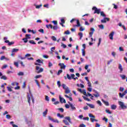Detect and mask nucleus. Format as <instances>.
<instances>
[{"label":"nucleus","instance_id":"1","mask_svg":"<svg viewBox=\"0 0 127 127\" xmlns=\"http://www.w3.org/2000/svg\"><path fill=\"white\" fill-rule=\"evenodd\" d=\"M92 10H94V13H97V14H100L101 13V9H98V8H97L96 6H93L92 7Z\"/></svg>","mask_w":127,"mask_h":127},{"label":"nucleus","instance_id":"2","mask_svg":"<svg viewBox=\"0 0 127 127\" xmlns=\"http://www.w3.org/2000/svg\"><path fill=\"white\" fill-rule=\"evenodd\" d=\"M118 104H119V105H120L121 109H122L123 110H124L125 109H127V106L125 105V104L124 103V102H123L122 101H119Z\"/></svg>","mask_w":127,"mask_h":127},{"label":"nucleus","instance_id":"3","mask_svg":"<svg viewBox=\"0 0 127 127\" xmlns=\"http://www.w3.org/2000/svg\"><path fill=\"white\" fill-rule=\"evenodd\" d=\"M36 73H37V74H39V73L42 72V71H43V68H40V67L39 66H36Z\"/></svg>","mask_w":127,"mask_h":127},{"label":"nucleus","instance_id":"4","mask_svg":"<svg viewBox=\"0 0 127 127\" xmlns=\"http://www.w3.org/2000/svg\"><path fill=\"white\" fill-rule=\"evenodd\" d=\"M89 117L90 118H90V121L92 123H94L95 122V116L93 115L92 114H89L88 115Z\"/></svg>","mask_w":127,"mask_h":127},{"label":"nucleus","instance_id":"5","mask_svg":"<svg viewBox=\"0 0 127 127\" xmlns=\"http://www.w3.org/2000/svg\"><path fill=\"white\" fill-rule=\"evenodd\" d=\"M48 119L50 120V121H52V122H53L54 123H57V124H59V121H58V120H55L53 119V118H51V116H49Z\"/></svg>","mask_w":127,"mask_h":127},{"label":"nucleus","instance_id":"6","mask_svg":"<svg viewBox=\"0 0 127 127\" xmlns=\"http://www.w3.org/2000/svg\"><path fill=\"white\" fill-rule=\"evenodd\" d=\"M90 30L91 32H89V37H92V36H93V34H94V32H95V29L91 28Z\"/></svg>","mask_w":127,"mask_h":127},{"label":"nucleus","instance_id":"7","mask_svg":"<svg viewBox=\"0 0 127 127\" xmlns=\"http://www.w3.org/2000/svg\"><path fill=\"white\" fill-rule=\"evenodd\" d=\"M107 21H110V18L108 17H105L104 19L101 20L102 23H106Z\"/></svg>","mask_w":127,"mask_h":127},{"label":"nucleus","instance_id":"8","mask_svg":"<svg viewBox=\"0 0 127 127\" xmlns=\"http://www.w3.org/2000/svg\"><path fill=\"white\" fill-rule=\"evenodd\" d=\"M59 66L61 67V69L65 70V68H66V65L64 64H59Z\"/></svg>","mask_w":127,"mask_h":127},{"label":"nucleus","instance_id":"9","mask_svg":"<svg viewBox=\"0 0 127 127\" xmlns=\"http://www.w3.org/2000/svg\"><path fill=\"white\" fill-rule=\"evenodd\" d=\"M115 34V32L113 31L109 34V38L111 40L114 39V35Z\"/></svg>","mask_w":127,"mask_h":127},{"label":"nucleus","instance_id":"10","mask_svg":"<svg viewBox=\"0 0 127 127\" xmlns=\"http://www.w3.org/2000/svg\"><path fill=\"white\" fill-rule=\"evenodd\" d=\"M28 36H30V35H25V38L22 39V40H23L25 43H27V42H28V40H27V39H28V38H27Z\"/></svg>","mask_w":127,"mask_h":127},{"label":"nucleus","instance_id":"11","mask_svg":"<svg viewBox=\"0 0 127 127\" xmlns=\"http://www.w3.org/2000/svg\"><path fill=\"white\" fill-rule=\"evenodd\" d=\"M68 103L69 104V106H70V108L71 109V110H72V111H76V107H75L74 106V105H73V104H71V103L68 102Z\"/></svg>","mask_w":127,"mask_h":127},{"label":"nucleus","instance_id":"12","mask_svg":"<svg viewBox=\"0 0 127 127\" xmlns=\"http://www.w3.org/2000/svg\"><path fill=\"white\" fill-rule=\"evenodd\" d=\"M76 24L74 25L73 26L74 27H79V26H81V24H80V21L78 20H76Z\"/></svg>","mask_w":127,"mask_h":127},{"label":"nucleus","instance_id":"13","mask_svg":"<svg viewBox=\"0 0 127 127\" xmlns=\"http://www.w3.org/2000/svg\"><path fill=\"white\" fill-rule=\"evenodd\" d=\"M102 102L104 103L105 106H109V102L105 101L104 99L101 100Z\"/></svg>","mask_w":127,"mask_h":127},{"label":"nucleus","instance_id":"14","mask_svg":"<svg viewBox=\"0 0 127 127\" xmlns=\"http://www.w3.org/2000/svg\"><path fill=\"white\" fill-rule=\"evenodd\" d=\"M48 112V109H46V110L43 113V117H46L47 113Z\"/></svg>","mask_w":127,"mask_h":127},{"label":"nucleus","instance_id":"15","mask_svg":"<svg viewBox=\"0 0 127 127\" xmlns=\"http://www.w3.org/2000/svg\"><path fill=\"white\" fill-rule=\"evenodd\" d=\"M86 105L87 106H88V107H90V108H91V109H94L95 108V106H94V105H93V104H90L89 103H86Z\"/></svg>","mask_w":127,"mask_h":127},{"label":"nucleus","instance_id":"16","mask_svg":"<svg viewBox=\"0 0 127 127\" xmlns=\"http://www.w3.org/2000/svg\"><path fill=\"white\" fill-rule=\"evenodd\" d=\"M111 109L112 110H116L117 109V105L113 104L111 106Z\"/></svg>","mask_w":127,"mask_h":127},{"label":"nucleus","instance_id":"17","mask_svg":"<svg viewBox=\"0 0 127 127\" xmlns=\"http://www.w3.org/2000/svg\"><path fill=\"white\" fill-rule=\"evenodd\" d=\"M65 90V94H69V93H70V90H69V87H66Z\"/></svg>","mask_w":127,"mask_h":127},{"label":"nucleus","instance_id":"18","mask_svg":"<svg viewBox=\"0 0 127 127\" xmlns=\"http://www.w3.org/2000/svg\"><path fill=\"white\" fill-rule=\"evenodd\" d=\"M81 93L83 94L84 96H86V97H88V95H87V92L86 91V90H82Z\"/></svg>","mask_w":127,"mask_h":127},{"label":"nucleus","instance_id":"19","mask_svg":"<svg viewBox=\"0 0 127 127\" xmlns=\"http://www.w3.org/2000/svg\"><path fill=\"white\" fill-rule=\"evenodd\" d=\"M28 32H32V33L33 34H35V33H36V31H34L33 30H30L29 29H28Z\"/></svg>","mask_w":127,"mask_h":127},{"label":"nucleus","instance_id":"20","mask_svg":"<svg viewBox=\"0 0 127 127\" xmlns=\"http://www.w3.org/2000/svg\"><path fill=\"white\" fill-rule=\"evenodd\" d=\"M65 120H67V121H68L69 123L71 124V118H70V117H65Z\"/></svg>","mask_w":127,"mask_h":127},{"label":"nucleus","instance_id":"21","mask_svg":"<svg viewBox=\"0 0 127 127\" xmlns=\"http://www.w3.org/2000/svg\"><path fill=\"white\" fill-rule=\"evenodd\" d=\"M100 15L101 16H103V17H106V14L104 12V11H101L100 12Z\"/></svg>","mask_w":127,"mask_h":127},{"label":"nucleus","instance_id":"22","mask_svg":"<svg viewBox=\"0 0 127 127\" xmlns=\"http://www.w3.org/2000/svg\"><path fill=\"white\" fill-rule=\"evenodd\" d=\"M98 27L101 29H104V28H105V26H104V25H103V24L98 25Z\"/></svg>","mask_w":127,"mask_h":127},{"label":"nucleus","instance_id":"23","mask_svg":"<svg viewBox=\"0 0 127 127\" xmlns=\"http://www.w3.org/2000/svg\"><path fill=\"white\" fill-rule=\"evenodd\" d=\"M35 82H36V84L37 85L38 87H39V88H40V85L39 84V82L38 81V80L37 79H35Z\"/></svg>","mask_w":127,"mask_h":127},{"label":"nucleus","instance_id":"24","mask_svg":"<svg viewBox=\"0 0 127 127\" xmlns=\"http://www.w3.org/2000/svg\"><path fill=\"white\" fill-rule=\"evenodd\" d=\"M83 98L84 99V100H85V101H87V102H91V100L87 97H86L85 96H83Z\"/></svg>","mask_w":127,"mask_h":127},{"label":"nucleus","instance_id":"25","mask_svg":"<svg viewBox=\"0 0 127 127\" xmlns=\"http://www.w3.org/2000/svg\"><path fill=\"white\" fill-rule=\"evenodd\" d=\"M28 103L30 105V96H29V94L28 93L27 95Z\"/></svg>","mask_w":127,"mask_h":127},{"label":"nucleus","instance_id":"26","mask_svg":"<svg viewBox=\"0 0 127 127\" xmlns=\"http://www.w3.org/2000/svg\"><path fill=\"white\" fill-rule=\"evenodd\" d=\"M17 51H19V49H13L12 50V53H13L14 52H17Z\"/></svg>","mask_w":127,"mask_h":127},{"label":"nucleus","instance_id":"27","mask_svg":"<svg viewBox=\"0 0 127 127\" xmlns=\"http://www.w3.org/2000/svg\"><path fill=\"white\" fill-rule=\"evenodd\" d=\"M119 69H120L121 72H123V66H122V64H119Z\"/></svg>","mask_w":127,"mask_h":127},{"label":"nucleus","instance_id":"28","mask_svg":"<svg viewBox=\"0 0 127 127\" xmlns=\"http://www.w3.org/2000/svg\"><path fill=\"white\" fill-rule=\"evenodd\" d=\"M63 123H64L66 126H69V123L68 121H67V120H63Z\"/></svg>","mask_w":127,"mask_h":127},{"label":"nucleus","instance_id":"29","mask_svg":"<svg viewBox=\"0 0 127 127\" xmlns=\"http://www.w3.org/2000/svg\"><path fill=\"white\" fill-rule=\"evenodd\" d=\"M36 62H37L38 63H42V64H43V61H41L40 60V59H38L37 60H36Z\"/></svg>","mask_w":127,"mask_h":127},{"label":"nucleus","instance_id":"30","mask_svg":"<svg viewBox=\"0 0 127 127\" xmlns=\"http://www.w3.org/2000/svg\"><path fill=\"white\" fill-rule=\"evenodd\" d=\"M59 99H60V102L61 103H62V104H63V100L64 98H63L62 97H61L60 96H59Z\"/></svg>","mask_w":127,"mask_h":127},{"label":"nucleus","instance_id":"31","mask_svg":"<svg viewBox=\"0 0 127 127\" xmlns=\"http://www.w3.org/2000/svg\"><path fill=\"white\" fill-rule=\"evenodd\" d=\"M78 35L80 36L79 39H82V38L83 37V33H79Z\"/></svg>","mask_w":127,"mask_h":127},{"label":"nucleus","instance_id":"32","mask_svg":"<svg viewBox=\"0 0 127 127\" xmlns=\"http://www.w3.org/2000/svg\"><path fill=\"white\" fill-rule=\"evenodd\" d=\"M70 78H71V79H73V80H74V81L75 80V74H71L70 75Z\"/></svg>","mask_w":127,"mask_h":127},{"label":"nucleus","instance_id":"33","mask_svg":"<svg viewBox=\"0 0 127 127\" xmlns=\"http://www.w3.org/2000/svg\"><path fill=\"white\" fill-rule=\"evenodd\" d=\"M1 79H3V80H7V77H6V76H5V75H2L1 77Z\"/></svg>","mask_w":127,"mask_h":127},{"label":"nucleus","instance_id":"34","mask_svg":"<svg viewBox=\"0 0 127 127\" xmlns=\"http://www.w3.org/2000/svg\"><path fill=\"white\" fill-rule=\"evenodd\" d=\"M29 42L31 44H36V43H35V42H34V40H30V41H29Z\"/></svg>","mask_w":127,"mask_h":127},{"label":"nucleus","instance_id":"35","mask_svg":"<svg viewBox=\"0 0 127 127\" xmlns=\"http://www.w3.org/2000/svg\"><path fill=\"white\" fill-rule=\"evenodd\" d=\"M57 117H59V118H64V116L61 115V114H60V113L57 114Z\"/></svg>","mask_w":127,"mask_h":127},{"label":"nucleus","instance_id":"36","mask_svg":"<svg viewBox=\"0 0 127 127\" xmlns=\"http://www.w3.org/2000/svg\"><path fill=\"white\" fill-rule=\"evenodd\" d=\"M93 96H94V97H95L96 98H98V97H100V94H99V93L97 92V94H94Z\"/></svg>","mask_w":127,"mask_h":127},{"label":"nucleus","instance_id":"37","mask_svg":"<svg viewBox=\"0 0 127 127\" xmlns=\"http://www.w3.org/2000/svg\"><path fill=\"white\" fill-rule=\"evenodd\" d=\"M97 104H98V105H99L100 106H102V102H101V101H100V100H98L97 101Z\"/></svg>","mask_w":127,"mask_h":127},{"label":"nucleus","instance_id":"38","mask_svg":"<svg viewBox=\"0 0 127 127\" xmlns=\"http://www.w3.org/2000/svg\"><path fill=\"white\" fill-rule=\"evenodd\" d=\"M41 77H42V75H37L36 76H35V79H38V78H41Z\"/></svg>","mask_w":127,"mask_h":127},{"label":"nucleus","instance_id":"39","mask_svg":"<svg viewBox=\"0 0 127 127\" xmlns=\"http://www.w3.org/2000/svg\"><path fill=\"white\" fill-rule=\"evenodd\" d=\"M120 77H121V78L123 80H125V79H126V75H125L124 74L121 75Z\"/></svg>","mask_w":127,"mask_h":127},{"label":"nucleus","instance_id":"40","mask_svg":"<svg viewBox=\"0 0 127 127\" xmlns=\"http://www.w3.org/2000/svg\"><path fill=\"white\" fill-rule=\"evenodd\" d=\"M52 39L54 41H57V39H56V37H55V36H52Z\"/></svg>","mask_w":127,"mask_h":127},{"label":"nucleus","instance_id":"41","mask_svg":"<svg viewBox=\"0 0 127 127\" xmlns=\"http://www.w3.org/2000/svg\"><path fill=\"white\" fill-rule=\"evenodd\" d=\"M62 72H63V70H62V69L59 70L57 75H60V74H61V73H62Z\"/></svg>","mask_w":127,"mask_h":127},{"label":"nucleus","instance_id":"42","mask_svg":"<svg viewBox=\"0 0 127 127\" xmlns=\"http://www.w3.org/2000/svg\"><path fill=\"white\" fill-rule=\"evenodd\" d=\"M58 110L59 111H60L61 113H64V109L63 108H59Z\"/></svg>","mask_w":127,"mask_h":127},{"label":"nucleus","instance_id":"43","mask_svg":"<svg viewBox=\"0 0 127 127\" xmlns=\"http://www.w3.org/2000/svg\"><path fill=\"white\" fill-rule=\"evenodd\" d=\"M7 89L9 92H12V89H11V87H9L8 86L7 87Z\"/></svg>","mask_w":127,"mask_h":127},{"label":"nucleus","instance_id":"44","mask_svg":"<svg viewBox=\"0 0 127 127\" xmlns=\"http://www.w3.org/2000/svg\"><path fill=\"white\" fill-rule=\"evenodd\" d=\"M24 74L23 73V72H19V73H18L17 75H18V76H23Z\"/></svg>","mask_w":127,"mask_h":127},{"label":"nucleus","instance_id":"45","mask_svg":"<svg viewBox=\"0 0 127 127\" xmlns=\"http://www.w3.org/2000/svg\"><path fill=\"white\" fill-rule=\"evenodd\" d=\"M106 113H107V114H112V112H111L110 110L106 109L105 111Z\"/></svg>","mask_w":127,"mask_h":127},{"label":"nucleus","instance_id":"46","mask_svg":"<svg viewBox=\"0 0 127 127\" xmlns=\"http://www.w3.org/2000/svg\"><path fill=\"white\" fill-rule=\"evenodd\" d=\"M85 30V29L84 28V27H80L79 28L80 31H84Z\"/></svg>","mask_w":127,"mask_h":127},{"label":"nucleus","instance_id":"47","mask_svg":"<svg viewBox=\"0 0 127 127\" xmlns=\"http://www.w3.org/2000/svg\"><path fill=\"white\" fill-rule=\"evenodd\" d=\"M57 84L59 88L60 87H61V82H60V81H58L57 82Z\"/></svg>","mask_w":127,"mask_h":127},{"label":"nucleus","instance_id":"48","mask_svg":"<svg viewBox=\"0 0 127 127\" xmlns=\"http://www.w3.org/2000/svg\"><path fill=\"white\" fill-rule=\"evenodd\" d=\"M52 22L55 25H57V24H58V22H57V21H53Z\"/></svg>","mask_w":127,"mask_h":127},{"label":"nucleus","instance_id":"49","mask_svg":"<svg viewBox=\"0 0 127 127\" xmlns=\"http://www.w3.org/2000/svg\"><path fill=\"white\" fill-rule=\"evenodd\" d=\"M83 110H84V111H87V110H89V107L88 106H85L83 107Z\"/></svg>","mask_w":127,"mask_h":127},{"label":"nucleus","instance_id":"50","mask_svg":"<svg viewBox=\"0 0 127 127\" xmlns=\"http://www.w3.org/2000/svg\"><path fill=\"white\" fill-rule=\"evenodd\" d=\"M31 99L32 100V103L34 104V99L33 98V96H32V95H31Z\"/></svg>","mask_w":127,"mask_h":127},{"label":"nucleus","instance_id":"51","mask_svg":"<svg viewBox=\"0 0 127 127\" xmlns=\"http://www.w3.org/2000/svg\"><path fill=\"white\" fill-rule=\"evenodd\" d=\"M83 120L84 121H90V119L89 118V117H84L83 118Z\"/></svg>","mask_w":127,"mask_h":127},{"label":"nucleus","instance_id":"52","mask_svg":"<svg viewBox=\"0 0 127 127\" xmlns=\"http://www.w3.org/2000/svg\"><path fill=\"white\" fill-rule=\"evenodd\" d=\"M66 77L67 78V79H68V80H71V76H70V75L68 74H66Z\"/></svg>","mask_w":127,"mask_h":127},{"label":"nucleus","instance_id":"53","mask_svg":"<svg viewBox=\"0 0 127 127\" xmlns=\"http://www.w3.org/2000/svg\"><path fill=\"white\" fill-rule=\"evenodd\" d=\"M62 86L63 89H64V90L66 89V88H67V87H66V85L65 84H62Z\"/></svg>","mask_w":127,"mask_h":127},{"label":"nucleus","instance_id":"54","mask_svg":"<svg viewBox=\"0 0 127 127\" xmlns=\"http://www.w3.org/2000/svg\"><path fill=\"white\" fill-rule=\"evenodd\" d=\"M61 21V23H65V19L64 18H62Z\"/></svg>","mask_w":127,"mask_h":127},{"label":"nucleus","instance_id":"55","mask_svg":"<svg viewBox=\"0 0 127 127\" xmlns=\"http://www.w3.org/2000/svg\"><path fill=\"white\" fill-rule=\"evenodd\" d=\"M86 55V53L85 52V50H82V56H85Z\"/></svg>","mask_w":127,"mask_h":127},{"label":"nucleus","instance_id":"56","mask_svg":"<svg viewBox=\"0 0 127 127\" xmlns=\"http://www.w3.org/2000/svg\"><path fill=\"white\" fill-rule=\"evenodd\" d=\"M39 31L41 33H44V30H43V29H40V30H39Z\"/></svg>","mask_w":127,"mask_h":127},{"label":"nucleus","instance_id":"57","mask_svg":"<svg viewBox=\"0 0 127 127\" xmlns=\"http://www.w3.org/2000/svg\"><path fill=\"white\" fill-rule=\"evenodd\" d=\"M64 34H66L67 35H68V34H70V32L69 31V30H67L66 31L64 32Z\"/></svg>","mask_w":127,"mask_h":127},{"label":"nucleus","instance_id":"58","mask_svg":"<svg viewBox=\"0 0 127 127\" xmlns=\"http://www.w3.org/2000/svg\"><path fill=\"white\" fill-rule=\"evenodd\" d=\"M14 65H15V66H16L17 68L18 67V63L17 62L14 63Z\"/></svg>","mask_w":127,"mask_h":127},{"label":"nucleus","instance_id":"59","mask_svg":"<svg viewBox=\"0 0 127 127\" xmlns=\"http://www.w3.org/2000/svg\"><path fill=\"white\" fill-rule=\"evenodd\" d=\"M119 51L122 52V51H124V48L122 47H119Z\"/></svg>","mask_w":127,"mask_h":127},{"label":"nucleus","instance_id":"60","mask_svg":"<svg viewBox=\"0 0 127 127\" xmlns=\"http://www.w3.org/2000/svg\"><path fill=\"white\" fill-rule=\"evenodd\" d=\"M52 66H53V64L51 63V62H49V67H52Z\"/></svg>","mask_w":127,"mask_h":127},{"label":"nucleus","instance_id":"61","mask_svg":"<svg viewBox=\"0 0 127 127\" xmlns=\"http://www.w3.org/2000/svg\"><path fill=\"white\" fill-rule=\"evenodd\" d=\"M79 127H86V125L84 124H82L79 125Z\"/></svg>","mask_w":127,"mask_h":127},{"label":"nucleus","instance_id":"62","mask_svg":"<svg viewBox=\"0 0 127 127\" xmlns=\"http://www.w3.org/2000/svg\"><path fill=\"white\" fill-rule=\"evenodd\" d=\"M6 119H11V117H10V115H6Z\"/></svg>","mask_w":127,"mask_h":127},{"label":"nucleus","instance_id":"63","mask_svg":"<svg viewBox=\"0 0 127 127\" xmlns=\"http://www.w3.org/2000/svg\"><path fill=\"white\" fill-rule=\"evenodd\" d=\"M45 100H46V101H47L48 102L49 101V97H48V96H46Z\"/></svg>","mask_w":127,"mask_h":127},{"label":"nucleus","instance_id":"64","mask_svg":"<svg viewBox=\"0 0 127 127\" xmlns=\"http://www.w3.org/2000/svg\"><path fill=\"white\" fill-rule=\"evenodd\" d=\"M26 86V84H25V82H24L23 83L22 88L23 89H24V88H25Z\"/></svg>","mask_w":127,"mask_h":127}]
</instances>
